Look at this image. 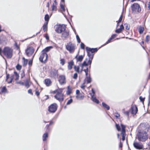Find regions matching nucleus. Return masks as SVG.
Here are the masks:
<instances>
[{
    "instance_id": "2f4dec72",
    "label": "nucleus",
    "mask_w": 150,
    "mask_h": 150,
    "mask_svg": "<svg viewBox=\"0 0 150 150\" xmlns=\"http://www.w3.org/2000/svg\"><path fill=\"white\" fill-rule=\"evenodd\" d=\"M87 52L88 56L90 58H92V59L93 56V55L92 54V53H91V52L89 51H87Z\"/></svg>"
},
{
    "instance_id": "79ce46f5",
    "label": "nucleus",
    "mask_w": 150,
    "mask_h": 150,
    "mask_svg": "<svg viewBox=\"0 0 150 150\" xmlns=\"http://www.w3.org/2000/svg\"><path fill=\"white\" fill-rule=\"evenodd\" d=\"M115 126L117 129L118 131H119L120 130V127L119 125L116 124L115 125Z\"/></svg>"
},
{
    "instance_id": "3c124183",
    "label": "nucleus",
    "mask_w": 150,
    "mask_h": 150,
    "mask_svg": "<svg viewBox=\"0 0 150 150\" xmlns=\"http://www.w3.org/2000/svg\"><path fill=\"white\" fill-rule=\"evenodd\" d=\"M81 48L82 49H84V46H85V45H84V44L83 43H81Z\"/></svg>"
},
{
    "instance_id": "39448f33",
    "label": "nucleus",
    "mask_w": 150,
    "mask_h": 150,
    "mask_svg": "<svg viewBox=\"0 0 150 150\" xmlns=\"http://www.w3.org/2000/svg\"><path fill=\"white\" fill-rule=\"evenodd\" d=\"M75 48V45L71 42H68L66 45V49L70 53H73L74 52Z\"/></svg>"
},
{
    "instance_id": "473e14b6",
    "label": "nucleus",
    "mask_w": 150,
    "mask_h": 150,
    "mask_svg": "<svg viewBox=\"0 0 150 150\" xmlns=\"http://www.w3.org/2000/svg\"><path fill=\"white\" fill-rule=\"evenodd\" d=\"M65 62V61L64 59H61L60 60V63L62 66L64 65Z\"/></svg>"
},
{
    "instance_id": "f03ea898",
    "label": "nucleus",
    "mask_w": 150,
    "mask_h": 150,
    "mask_svg": "<svg viewBox=\"0 0 150 150\" xmlns=\"http://www.w3.org/2000/svg\"><path fill=\"white\" fill-rule=\"evenodd\" d=\"M149 129V125L147 124L141 123L139 126L138 132L147 133Z\"/></svg>"
},
{
    "instance_id": "ea45409f",
    "label": "nucleus",
    "mask_w": 150,
    "mask_h": 150,
    "mask_svg": "<svg viewBox=\"0 0 150 150\" xmlns=\"http://www.w3.org/2000/svg\"><path fill=\"white\" fill-rule=\"evenodd\" d=\"M21 66L19 64H17V65L16 66V68L18 70H20L21 68Z\"/></svg>"
},
{
    "instance_id": "412c9836",
    "label": "nucleus",
    "mask_w": 150,
    "mask_h": 150,
    "mask_svg": "<svg viewBox=\"0 0 150 150\" xmlns=\"http://www.w3.org/2000/svg\"><path fill=\"white\" fill-rule=\"evenodd\" d=\"M83 58V55H80L78 57L77 55H76L75 58L76 59L77 61L79 62H81Z\"/></svg>"
},
{
    "instance_id": "b1692460",
    "label": "nucleus",
    "mask_w": 150,
    "mask_h": 150,
    "mask_svg": "<svg viewBox=\"0 0 150 150\" xmlns=\"http://www.w3.org/2000/svg\"><path fill=\"white\" fill-rule=\"evenodd\" d=\"M31 84V83L30 80L28 79L25 82V87L27 88H28Z\"/></svg>"
},
{
    "instance_id": "f257e3e1",
    "label": "nucleus",
    "mask_w": 150,
    "mask_h": 150,
    "mask_svg": "<svg viewBox=\"0 0 150 150\" xmlns=\"http://www.w3.org/2000/svg\"><path fill=\"white\" fill-rule=\"evenodd\" d=\"M62 89H59L56 90L54 92L55 93L56 95L54 96V98L60 102H62L64 99V95L62 93Z\"/></svg>"
},
{
    "instance_id": "ddd939ff",
    "label": "nucleus",
    "mask_w": 150,
    "mask_h": 150,
    "mask_svg": "<svg viewBox=\"0 0 150 150\" xmlns=\"http://www.w3.org/2000/svg\"><path fill=\"white\" fill-rule=\"evenodd\" d=\"M137 107L135 105H133L132 106L129 111L132 114L135 115L137 113Z\"/></svg>"
},
{
    "instance_id": "1a4fd4ad",
    "label": "nucleus",
    "mask_w": 150,
    "mask_h": 150,
    "mask_svg": "<svg viewBox=\"0 0 150 150\" xmlns=\"http://www.w3.org/2000/svg\"><path fill=\"white\" fill-rule=\"evenodd\" d=\"M34 49L33 47H29L25 50L26 55L28 57L31 56L33 53Z\"/></svg>"
},
{
    "instance_id": "09e8293b",
    "label": "nucleus",
    "mask_w": 150,
    "mask_h": 150,
    "mask_svg": "<svg viewBox=\"0 0 150 150\" xmlns=\"http://www.w3.org/2000/svg\"><path fill=\"white\" fill-rule=\"evenodd\" d=\"M47 22H46L45 23L43 26V28H46L47 27Z\"/></svg>"
},
{
    "instance_id": "a878e982",
    "label": "nucleus",
    "mask_w": 150,
    "mask_h": 150,
    "mask_svg": "<svg viewBox=\"0 0 150 150\" xmlns=\"http://www.w3.org/2000/svg\"><path fill=\"white\" fill-rule=\"evenodd\" d=\"M72 92V90L71 88H70L69 86H68L67 87V90L66 91V93L67 95H69Z\"/></svg>"
},
{
    "instance_id": "13d9d810",
    "label": "nucleus",
    "mask_w": 150,
    "mask_h": 150,
    "mask_svg": "<svg viewBox=\"0 0 150 150\" xmlns=\"http://www.w3.org/2000/svg\"><path fill=\"white\" fill-rule=\"evenodd\" d=\"M122 18H123L122 16V15H121L120 16V18L119 20V21H118L119 23L120 22L122 21Z\"/></svg>"
},
{
    "instance_id": "37998d69",
    "label": "nucleus",
    "mask_w": 150,
    "mask_h": 150,
    "mask_svg": "<svg viewBox=\"0 0 150 150\" xmlns=\"http://www.w3.org/2000/svg\"><path fill=\"white\" fill-rule=\"evenodd\" d=\"M73 101L72 99H70L67 102V105H69L71 104Z\"/></svg>"
},
{
    "instance_id": "864d4df0",
    "label": "nucleus",
    "mask_w": 150,
    "mask_h": 150,
    "mask_svg": "<svg viewBox=\"0 0 150 150\" xmlns=\"http://www.w3.org/2000/svg\"><path fill=\"white\" fill-rule=\"evenodd\" d=\"M78 76V75L77 73H75L74 74V76H73V78L75 79H77Z\"/></svg>"
},
{
    "instance_id": "2eb2a0df",
    "label": "nucleus",
    "mask_w": 150,
    "mask_h": 150,
    "mask_svg": "<svg viewBox=\"0 0 150 150\" xmlns=\"http://www.w3.org/2000/svg\"><path fill=\"white\" fill-rule=\"evenodd\" d=\"M59 81L61 84H63L66 83L65 76L64 75H61L59 77Z\"/></svg>"
},
{
    "instance_id": "0e129e2a",
    "label": "nucleus",
    "mask_w": 150,
    "mask_h": 150,
    "mask_svg": "<svg viewBox=\"0 0 150 150\" xmlns=\"http://www.w3.org/2000/svg\"><path fill=\"white\" fill-rule=\"evenodd\" d=\"M148 7L149 10L150 9V2H149L147 3Z\"/></svg>"
},
{
    "instance_id": "69168bd1",
    "label": "nucleus",
    "mask_w": 150,
    "mask_h": 150,
    "mask_svg": "<svg viewBox=\"0 0 150 150\" xmlns=\"http://www.w3.org/2000/svg\"><path fill=\"white\" fill-rule=\"evenodd\" d=\"M81 93H80V92L78 90H77L76 91V95L78 94H80Z\"/></svg>"
},
{
    "instance_id": "774afa93",
    "label": "nucleus",
    "mask_w": 150,
    "mask_h": 150,
    "mask_svg": "<svg viewBox=\"0 0 150 150\" xmlns=\"http://www.w3.org/2000/svg\"><path fill=\"white\" fill-rule=\"evenodd\" d=\"M45 38L47 40H49V37L48 35L47 34H46V35H45Z\"/></svg>"
},
{
    "instance_id": "393cba45",
    "label": "nucleus",
    "mask_w": 150,
    "mask_h": 150,
    "mask_svg": "<svg viewBox=\"0 0 150 150\" xmlns=\"http://www.w3.org/2000/svg\"><path fill=\"white\" fill-rule=\"evenodd\" d=\"M45 84L47 86H50L51 83V81L50 79H47L45 80Z\"/></svg>"
},
{
    "instance_id": "f3484780",
    "label": "nucleus",
    "mask_w": 150,
    "mask_h": 150,
    "mask_svg": "<svg viewBox=\"0 0 150 150\" xmlns=\"http://www.w3.org/2000/svg\"><path fill=\"white\" fill-rule=\"evenodd\" d=\"M51 75L53 77H56L58 76V73L57 70L53 69L51 71Z\"/></svg>"
},
{
    "instance_id": "aec40b11",
    "label": "nucleus",
    "mask_w": 150,
    "mask_h": 150,
    "mask_svg": "<svg viewBox=\"0 0 150 150\" xmlns=\"http://www.w3.org/2000/svg\"><path fill=\"white\" fill-rule=\"evenodd\" d=\"M74 62L72 60L71 61L68 63V68L70 70L72 68V66L74 65Z\"/></svg>"
},
{
    "instance_id": "680f3d73",
    "label": "nucleus",
    "mask_w": 150,
    "mask_h": 150,
    "mask_svg": "<svg viewBox=\"0 0 150 150\" xmlns=\"http://www.w3.org/2000/svg\"><path fill=\"white\" fill-rule=\"evenodd\" d=\"M17 83L18 84H20L23 85L24 84V83L23 82H21V81L17 82Z\"/></svg>"
},
{
    "instance_id": "f704fd0d",
    "label": "nucleus",
    "mask_w": 150,
    "mask_h": 150,
    "mask_svg": "<svg viewBox=\"0 0 150 150\" xmlns=\"http://www.w3.org/2000/svg\"><path fill=\"white\" fill-rule=\"evenodd\" d=\"M74 69L78 73L79 72V67L75 66H74Z\"/></svg>"
},
{
    "instance_id": "a19ab883",
    "label": "nucleus",
    "mask_w": 150,
    "mask_h": 150,
    "mask_svg": "<svg viewBox=\"0 0 150 150\" xmlns=\"http://www.w3.org/2000/svg\"><path fill=\"white\" fill-rule=\"evenodd\" d=\"M124 28H130V25L127 23H125L124 24Z\"/></svg>"
},
{
    "instance_id": "7ed1b4c3",
    "label": "nucleus",
    "mask_w": 150,
    "mask_h": 150,
    "mask_svg": "<svg viewBox=\"0 0 150 150\" xmlns=\"http://www.w3.org/2000/svg\"><path fill=\"white\" fill-rule=\"evenodd\" d=\"M147 133L139 132L137 133V137L139 141L145 142L148 138Z\"/></svg>"
},
{
    "instance_id": "a18cd8bd",
    "label": "nucleus",
    "mask_w": 150,
    "mask_h": 150,
    "mask_svg": "<svg viewBox=\"0 0 150 150\" xmlns=\"http://www.w3.org/2000/svg\"><path fill=\"white\" fill-rule=\"evenodd\" d=\"M76 38L78 43H80L81 41L79 36L78 35H76Z\"/></svg>"
},
{
    "instance_id": "338daca9",
    "label": "nucleus",
    "mask_w": 150,
    "mask_h": 150,
    "mask_svg": "<svg viewBox=\"0 0 150 150\" xmlns=\"http://www.w3.org/2000/svg\"><path fill=\"white\" fill-rule=\"evenodd\" d=\"M129 111H127L125 112V114L127 115V116H128L129 115Z\"/></svg>"
},
{
    "instance_id": "5701e85b",
    "label": "nucleus",
    "mask_w": 150,
    "mask_h": 150,
    "mask_svg": "<svg viewBox=\"0 0 150 150\" xmlns=\"http://www.w3.org/2000/svg\"><path fill=\"white\" fill-rule=\"evenodd\" d=\"M52 48V46H50L49 47H46L45 49L43 50L42 52L45 53H46L47 52H48L50 51V50Z\"/></svg>"
},
{
    "instance_id": "f8f14e48",
    "label": "nucleus",
    "mask_w": 150,
    "mask_h": 150,
    "mask_svg": "<svg viewBox=\"0 0 150 150\" xmlns=\"http://www.w3.org/2000/svg\"><path fill=\"white\" fill-rule=\"evenodd\" d=\"M92 93H90L91 96V99L94 102L96 103H98L99 102V101L96 98V97L94 95L95 94V91L93 89H92Z\"/></svg>"
},
{
    "instance_id": "c756f323",
    "label": "nucleus",
    "mask_w": 150,
    "mask_h": 150,
    "mask_svg": "<svg viewBox=\"0 0 150 150\" xmlns=\"http://www.w3.org/2000/svg\"><path fill=\"white\" fill-rule=\"evenodd\" d=\"M86 79L87 83H90L91 81V79L90 77V76H87L86 77Z\"/></svg>"
},
{
    "instance_id": "c03bdc74",
    "label": "nucleus",
    "mask_w": 150,
    "mask_h": 150,
    "mask_svg": "<svg viewBox=\"0 0 150 150\" xmlns=\"http://www.w3.org/2000/svg\"><path fill=\"white\" fill-rule=\"evenodd\" d=\"M150 39V37L149 35H147L146 38V41L147 42H148Z\"/></svg>"
},
{
    "instance_id": "4be33fe9",
    "label": "nucleus",
    "mask_w": 150,
    "mask_h": 150,
    "mask_svg": "<svg viewBox=\"0 0 150 150\" xmlns=\"http://www.w3.org/2000/svg\"><path fill=\"white\" fill-rule=\"evenodd\" d=\"M84 97V95H83L81 93L78 94L76 96V98L77 99H79V100L83 99V98Z\"/></svg>"
},
{
    "instance_id": "6e6d98bb",
    "label": "nucleus",
    "mask_w": 150,
    "mask_h": 150,
    "mask_svg": "<svg viewBox=\"0 0 150 150\" xmlns=\"http://www.w3.org/2000/svg\"><path fill=\"white\" fill-rule=\"evenodd\" d=\"M112 40V38H111V37L108 40V41L106 42V43L105 44V45L106 44H108V43L110 42L111 41V40Z\"/></svg>"
},
{
    "instance_id": "4d7b16f0",
    "label": "nucleus",
    "mask_w": 150,
    "mask_h": 150,
    "mask_svg": "<svg viewBox=\"0 0 150 150\" xmlns=\"http://www.w3.org/2000/svg\"><path fill=\"white\" fill-rule=\"evenodd\" d=\"M115 116L117 118L119 117L120 116L119 114H118L117 113H115Z\"/></svg>"
},
{
    "instance_id": "49530a36",
    "label": "nucleus",
    "mask_w": 150,
    "mask_h": 150,
    "mask_svg": "<svg viewBox=\"0 0 150 150\" xmlns=\"http://www.w3.org/2000/svg\"><path fill=\"white\" fill-rule=\"evenodd\" d=\"M14 42H15V46L17 48L18 50H19L20 47H19V46L18 45L17 43H16V41H14Z\"/></svg>"
},
{
    "instance_id": "e2e57ef3",
    "label": "nucleus",
    "mask_w": 150,
    "mask_h": 150,
    "mask_svg": "<svg viewBox=\"0 0 150 150\" xmlns=\"http://www.w3.org/2000/svg\"><path fill=\"white\" fill-rule=\"evenodd\" d=\"M28 93L31 94V95H33V93H32V90L31 89H29L28 91Z\"/></svg>"
},
{
    "instance_id": "0eeeda50",
    "label": "nucleus",
    "mask_w": 150,
    "mask_h": 150,
    "mask_svg": "<svg viewBox=\"0 0 150 150\" xmlns=\"http://www.w3.org/2000/svg\"><path fill=\"white\" fill-rule=\"evenodd\" d=\"M55 31L58 33H62L63 37L67 38L68 36L69 31L65 29H56Z\"/></svg>"
},
{
    "instance_id": "e433bc0d",
    "label": "nucleus",
    "mask_w": 150,
    "mask_h": 150,
    "mask_svg": "<svg viewBox=\"0 0 150 150\" xmlns=\"http://www.w3.org/2000/svg\"><path fill=\"white\" fill-rule=\"evenodd\" d=\"M64 4L61 3L60 7L62 10L64 11H65V8L64 5Z\"/></svg>"
},
{
    "instance_id": "bf43d9fd",
    "label": "nucleus",
    "mask_w": 150,
    "mask_h": 150,
    "mask_svg": "<svg viewBox=\"0 0 150 150\" xmlns=\"http://www.w3.org/2000/svg\"><path fill=\"white\" fill-rule=\"evenodd\" d=\"M117 36V35L116 34H113L111 36V38H112V39H114L116 36Z\"/></svg>"
},
{
    "instance_id": "052dcab7",
    "label": "nucleus",
    "mask_w": 150,
    "mask_h": 150,
    "mask_svg": "<svg viewBox=\"0 0 150 150\" xmlns=\"http://www.w3.org/2000/svg\"><path fill=\"white\" fill-rule=\"evenodd\" d=\"M92 59V58H89L88 62V64H91Z\"/></svg>"
},
{
    "instance_id": "20e7f679",
    "label": "nucleus",
    "mask_w": 150,
    "mask_h": 150,
    "mask_svg": "<svg viewBox=\"0 0 150 150\" xmlns=\"http://www.w3.org/2000/svg\"><path fill=\"white\" fill-rule=\"evenodd\" d=\"M3 52L4 54L8 58H11L12 57L13 50L9 47H5L3 50Z\"/></svg>"
},
{
    "instance_id": "6e6552de",
    "label": "nucleus",
    "mask_w": 150,
    "mask_h": 150,
    "mask_svg": "<svg viewBox=\"0 0 150 150\" xmlns=\"http://www.w3.org/2000/svg\"><path fill=\"white\" fill-rule=\"evenodd\" d=\"M48 59V56L46 53L41 52V54L39 57L40 61L42 63H45Z\"/></svg>"
},
{
    "instance_id": "6ab92c4d",
    "label": "nucleus",
    "mask_w": 150,
    "mask_h": 150,
    "mask_svg": "<svg viewBox=\"0 0 150 150\" xmlns=\"http://www.w3.org/2000/svg\"><path fill=\"white\" fill-rule=\"evenodd\" d=\"M66 25L64 24H57L54 26V28H65Z\"/></svg>"
},
{
    "instance_id": "cd10ccee",
    "label": "nucleus",
    "mask_w": 150,
    "mask_h": 150,
    "mask_svg": "<svg viewBox=\"0 0 150 150\" xmlns=\"http://www.w3.org/2000/svg\"><path fill=\"white\" fill-rule=\"evenodd\" d=\"M23 65L25 66L27 63L28 60L27 59H25L24 57L23 58Z\"/></svg>"
},
{
    "instance_id": "de8ad7c7",
    "label": "nucleus",
    "mask_w": 150,
    "mask_h": 150,
    "mask_svg": "<svg viewBox=\"0 0 150 150\" xmlns=\"http://www.w3.org/2000/svg\"><path fill=\"white\" fill-rule=\"evenodd\" d=\"M145 98H143L142 96H140L139 97V99L140 100V101L143 102V103H144V100Z\"/></svg>"
},
{
    "instance_id": "58836bf2",
    "label": "nucleus",
    "mask_w": 150,
    "mask_h": 150,
    "mask_svg": "<svg viewBox=\"0 0 150 150\" xmlns=\"http://www.w3.org/2000/svg\"><path fill=\"white\" fill-rule=\"evenodd\" d=\"M45 21L47 22L49 21V16L48 14L45 15Z\"/></svg>"
},
{
    "instance_id": "dca6fc26",
    "label": "nucleus",
    "mask_w": 150,
    "mask_h": 150,
    "mask_svg": "<svg viewBox=\"0 0 150 150\" xmlns=\"http://www.w3.org/2000/svg\"><path fill=\"white\" fill-rule=\"evenodd\" d=\"M57 3L56 0H54V2L53 3L51 6L52 11H55L57 10Z\"/></svg>"
},
{
    "instance_id": "4c0bfd02",
    "label": "nucleus",
    "mask_w": 150,
    "mask_h": 150,
    "mask_svg": "<svg viewBox=\"0 0 150 150\" xmlns=\"http://www.w3.org/2000/svg\"><path fill=\"white\" fill-rule=\"evenodd\" d=\"M88 64L86 63V61L83 62L82 64H81V67L83 68L84 66H87Z\"/></svg>"
},
{
    "instance_id": "72a5a7b5",
    "label": "nucleus",
    "mask_w": 150,
    "mask_h": 150,
    "mask_svg": "<svg viewBox=\"0 0 150 150\" xmlns=\"http://www.w3.org/2000/svg\"><path fill=\"white\" fill-rule=\"evenodd\" d=\"M14 74L16 77V80H18L19 77V76L17 72L15 71H14Z\"/></svg>"
},
{
    "instance_id": "5fc2aeb1",
    "label": "nucleus",
    "mask_w": 150,
    "mask_h": 150,
    "mask_svg": "<svg viewBox=\"0 0 150 150\" xmlns=\"http://www.w3.org/2000/svg\"><path fill=\"white\" fill-rule=\"evenodd\" d=\"M144 31V29H139V32L140 34H142Z\"/></svg>"
},
{
    "instance_id": "bb28decb",
    "label": "nucleus",
    "mask_w": 150,
    "mask_h": 150,
    "mask_svg": "<svg viewBox=\"0 0 150 150\" xmlns=\"http://www.w3.org/2000/svg\"><path fill=\"white\" fill-rule=\"evenodd\" d=\"M48 137V134L47 133H45L43 135V141H45L46 140V138Z\"/></svg>"
},
{
    "instance_id": "4468645a",
    "label": "nucleus",
    "mask_w": 150,
    "mask_h": 150,
    "mask_svg": "<svg viewBox=\"0 0 150 150\" xmlns=\"http://www.w3.org/2000/svg\"><path fill=\"white\" fill-rule=\"evenodd\" d=\"M133 146L134 147L137 149H141L143 148V145L137 142H134Z\"/></svg>"
},
{
    "instance_id": "7c9ffc66",
    "label": "nucleus",
    "mask_w": 150,
    "mask_h": 150,
    "mask_svg": "<svg viewBox=\"0 0 150 150\" xmlns=\"http://www.w3.org/2000/svg\"><path fill=\"white\" fill-rule=\"evenodd\" d=\"M102 105L103 107L106 108L107 110H109L110 109L109 106L107 105L106 104L104 103L103 102L102 103Z\"/></svg>"
},
{
    "instance_id": "9d476101",
    "label": "nucleus",
    "mask_w": 150,
    "mask_h": 150,
    "mask_svg": "<svg viewBox=\"0 0 150 150\" xmlns=\"http://www.w3.org/2000/svg\"><path fill=\"white\" fill-rule=\"evenodd\" d=\"M57 108V106L56 103H53L49 107V111L53 113L55 112Z\"/></svg>"
},
{
    "instance_id": "603ef678",
    "label": "nucleus",
    "mask_w": 150,
    "mask_h": 150,
    "mask_svg": "<svg viewBox=\"0 0 150 150\" xmlns=\"http://www.w3.org/2000/svg\"><path fill=\"white\" fill-rule=\"evenodd\" d=\"M85 86L84 85V83L81 85V87L82 89H84L85 88Z\"/></svg>"
},
{
    "instance_id": "c85d7f7f",
    "label": "nucleus",
    "mask_w": 150,
    "mask_h": 150,
    "mask_svg": "<svg viewBox=\"0 0 150 150\" xmlns=\"http://www.w3.org/2000/svg\"><path fill=\"white\" fill-rule=\"evenodd\" d=\"M1 92L2 93H6L7 92V90L6 87L4 86L1 89Z\"/></svg>"
},
{
    "instance_id": "9b49d317",
    "label": "nucleus",
    "mask_w": 150,
    "mask_h": 150,
    "mask_svg": "<svg viewBox=\"0 0 150 150\" xmlns=\"http://www.w3.org/2000/svg\"><path fill=\"white\" fill-rule=\"evenodd\" d=\"M121 134L122 135V139L123 141H124L125 139V136L126 135L125 134V126L121 124Z\"/></svg>"
},
{
    "instance_id": "423d86ee",
    "label": "nucleus",
    "mask_w": 150,
    "mask_h": 150,
    "mask_svg": "<svg viewBox=\"0 0 150 150\" xmlns=\"http://www.w3.org/2000/svg\"><path fill=\"white\" fill-rule=\"evenodd\" d=\"M132 12L137 13L140 12L141 8L139 4L137 3H134L131 6Z\"/></svg>"
},
{
    "instance_id": "c9c22d12",
    "label": "nucleus",
    "mask_w": 150,
    "mask_h": 150,
    "mask_svg": "<svg viewBox=\"0 0 150 150\" xmlns=\"http://www.w3.org/2000/svg\"><path fill=\"white\" fill-rule=\"evenodd\" d=\"M123 29H117L115 30V32L116 33H121Z\"/></svg>"
},
{
    "instance_id": "8fccbe9b",
    "label": "nucleus",
    "mask_w": 150,
    "mask_h": 150,
    "mask_svg": "<svg viewBox=\"0 0 150 150\" xmlns=\"http://www.w3.org/2000/svg\"><path fill=\"white\" fill-rule=\"evenodd\" d=\"M84 71L86 73V76H87L88 74V68H87L86 69H84Z\"/></svg>"
},
{
    "instance_id": "a211bd4d",
    "label": "nucleus",
    "mask_w": 150,
    "mask_h": 150,
    "mask_svg": "<svg viewBox=\"0 0 150 150\" xmlns=\"http://www.w3.org/2000/svg\"><path fill=\"white\" fill-rule=\"evenodd\" d=\"M86 49L87 51H89L92 53L96 52L98 50L97 48H91L88 47L86 48Z\"/></svg>"
}]
</instances>
